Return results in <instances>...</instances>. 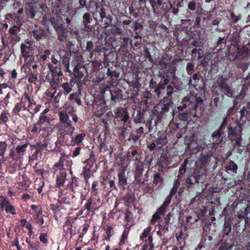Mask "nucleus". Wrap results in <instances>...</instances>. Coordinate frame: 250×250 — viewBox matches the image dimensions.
<instances>
[{
    "label": "nucleus",
    "instance_id": "49",
    "mask_svg": "<svg viewBox=\"0 0 250 250\" xmlns=\"http://www.w3.org/2000/svg\"><path fill=\"white\" fill-rule=\"evenodd\" d=\"M61 86L63 89L64 94L66 95L72 91V87L70 86L67 82L63 83L61 84Z\"/></svg>",
    "mask_w": 250,
    "mask_h": 250
},
{
    "label": "nucleus",
    "instance_id": "34",
    "mask_svg": "<svg viewBox=\"0 0 250 250\" xmlns=\"http://www.w3.org/2000/svg\"><path fill=\"white\" fill-rule=\"evenodd\" d=\"M119 184L123 188H125L127 184V178L125 175L124 170L118 173V175Z\"/></svg>",
    "mask_w": 250,
    "mask_h": 250
},
{
    "label": "nucleus",
    "instance_id": "13",
    "mask_svg": "<svg viewBox=\"0 0 250 250\" xmlns=\"http://www.w3.org/2000/svg\"><path fill=\"white\" fill-rule=\"evenodd\" d=\"M147 112L146 108L137 110L136 115L133 117V122L135 124L145 123V118Z\"/></svg>",
    "mask_w": 250,
    "mask_h": 250
},
{
    "label": "nucleus",
    "instance_id": "18",
    "mask_svg": "<svg viewBox=\"0 0 250 250\" xmlns=\"http://www.w3.org/2000/svg\"><path fill=\"white\" fill-rule=\"evenodd\" d=\"M82 70H86V66L78 63L75 64L73 69L74 75L76 78L81 79L83 76Z\"/></svg>",
    "mask_w": 250,
    "mask_h": 250
},
{
    "label": "nucleus",
    "instance_id": "48",
    "mask_svg": "<svg viewBox=\"0 0 250 250\" xmlns=\"http://www.w3.org/2000/svg\"><path fill=\"white\" fill-rule=\"evenodd\" d=\"M226 169L228 170L232 171L234 173H236L238 166L233 161H230L229 164L226 167Z\"/></svg>",
    "mask_w": 250,
    "mask_h": 250
},
{
    "label": "nucleus",
    "instance_id": "64",
    "mask_svg": "<svg viewBox=\"0 0 250 250\" xmlns=\"http://www.w3.org/2000/svg\"><path fill=\"white\" fill-rule=\"evenodd\" d=\"M114 114H115V118H121L123 116V111H122V110L120 108H116L114 110Z\"/></svg>",
    "mask_w": 250,
    "mask_h": 250
},
{
    "label": "nucleus",
    "instance_id": "5",
    "mask_svg": "<svg viewBox=\"0 0 250 250\" xmlns=\"http://www.w3.org/2000/svg\"><path fill=\"white\" fill-rule=\"evenodd\" d=\"M174 194V193L170 192L162 205L158 209L156 212L153 215L152 218L150 221L151 224H154L157 221L160 219L161 215H164L166 208L168 205L170 203L172 197Z\"/></svg>",
    "mask_w": 250,
    "mask_h": 250
},
{
    "label": "nucleus",
    "instance_id": "54",
    "mask_svg": "<svg viewBox=\"0 0 250 250\" xmlns=\"http://www.w3.org/2000/svg\"><path fill=\"white\" fill-rule=\"evenodd\" d=\"M106 75L110 76L112 79L118 78L119 73L116 71H111L110 68H108L106 72Z\"/></svg>",
    "mask_w": 250,
    "mask_h": 250
},
{
    "label": "nucleus",
    "instance_id": "42",
    "mask_svg": "<svg viewBox=\"0 0 250 250\" xmlns=\"http://www.w3.org/2000/svg\"><path fill=\"white\" fill-rule=\"evenodd\" d=\"M68 99L71 100L73 102H75L79 105H82V101L79 97L78 93H73L70 94Z\"/></svg>",
    "mask_w": 250,
    "mask_h": 250
},
{
    "label": "nucleus",
    "instance_id": "7",
    "mask_svg": "<svg viewBox=\"0 0 250 250\" xmlns=\"http://www.w3.org/2000/svg\"><path fill=\"white\" fill-rule=\"evenodd\" d=\"M74 131L69 132L67 133V136L69 137L68 143L69 145L74 146L79 145L83 142L85 137V133L82 132L78 134H74Z\"/></svg>",
    "mask_w": 250,
    "mask_h": 250
},
{
    "label": "nucleus",
    "instance_id": "63",
    "mask_svg": "<svg viewBox=\"0 0 250 250\" xmlns=\"http://www.w3.org/2000/svg\"><path fill=\"white\" fill-rule=\"evenodd\" d=\"M83 23L86 24L91 22L90 15L89 13H85L83 15Z\"/></svg>",
    "mask_w": 250,
    "mask_h": 250
},
{
    "label": "nucleus",
    "instance_id": "16",
    "mask_svg": "<svg viewBox=\"0 0 250 250\" xmlns=\"http://www.w3.org/2000/svg\"><path fill=\"white\" fill-rule=\"evenodd\" d=\"M21 53L24 59H27L29 57H33L30 55V51L32 50V47L29 42L26 44L22 43L21 45Z\"/></svg>",
    "mask_w": 250,
    "mask_h": 250
},
{
    "label": "nucleus",
    "instance_id": "19",
    "mask_svg": "<svg viewBox=\"0 0 250 250\" xmlns=\"http://www.w3.org/2000/svg\"><path fill=\"white\" fill-rule=\"evenodd\" d=\"M105 107V103L101 99L96 100L93 104V109L99 112V114H101V112H102Z\"/></svg>",
    "mask_w": 250,
    "mask_h": 250
},
{
    "label": "nucleus",
    "instance_id": "26",
    "mask_svg": "<svg viewBox=\"0 0 250 250\" xmlns=\"http://www.w3.org/2000/svg\"><path fill=\"white\" fill-rule=\"evenodd\" d=\"M158 148H161L164 145L167 143V139L165 134H163L158 137L155 140Z\"/></svg>",
    "mask_w": 250,
    "mask_h": 250
},
{
    "label": "nucleus",
    "instance_id": "14",
    "mask_svg": "<svg viewBox=\"0 0 250 250\" xmlns=\"http://www.w3.org/2000/svg\"><path fill=\"white\" fill-rule=\"evenodd\" d=\"M149 2L153 9L154 13L157 12L158 7L163 8L167 3L169 4L171 2L170 0H149Z\"/></svg>",
    "mask_w": 250,
    "mask_h": 250
},
{
    "label": "nucleus",
    "instance_id": "60",
    "mask_svg": "<svg viewBox=\"0 0 250 250\" xmlns=\"http://www.w3.org/2000/svg\"><path fill=\"white\" fill-rule=\"evenodd\" d=\"M7 144L5 142H0V156H3L7 147Z\"/></svg>",
    "mask_w": 250,
    "mask_h": 250
},
{
    "label": "nucleus",
    "instance_id": "23",
    "mask_svg": "<svg viewBox=\"0 0 250 250\" xmlns=\"http://www.w3.org/2000/svg\"><path fill=\"white\" fill-rule=\"evenodd\" d=\"M110 92L112 101L116 102V101L122 99V93L121 89H115L114 90H110Z\"/></svg>",
    "mask_w": 250,
    "mask_h": 250
},
{
    "label": "nucleus",
    "instance_id": "12",
    "mask_svg": "<svg viewBox=\"0 0 250 250\" xmlns=\"http://www.w3.org/2000/svg\"><path fill=\"white\" fill-rule=\"evenodd\" d=\"M241 132L242 128L239 125H236L234 127H232L229 125L228 127V137L232 142L233 138L237 137L239 135H241Z\"/></svg>",
    "mask_w": 250,
    "mask_h": 250
},
{
    "label": "nucleus",
    "instance_id": "55",
    "mask_svg": "<svg viewBox=\"0 0 250 250\" xmlns=\"http://www.w3.org/2000/svg\"><path fill=\"white\" fill-rule=\"evenodd\" d=\"M188 163V159H185L184 163L181 166L180 168H179V172L181 174H184L187 170V166Z\"/></svg>",
    "mask_w": 250,
    "mask_h": 250
},
{
    "label": "nucleus",
    "instance_id": "9",
    "mask_svg": "<svg viewBox=\"0 0 250 250\" xmlns=\"http://www.w3.org/2000/svg\"><path fill=\"white\" fill-rule=\"evenodd\" d=\"M62 75H51V77L47 75L46 79L54 89H56L57 87H61V84L62 82Z\"/></svg>",
    "mask_w": 250,
    "mask_h": 250
},
{
    "label": "nucleus",
    "instance_id": "17",
    "mask_svg": "<svg viewBox=\"0 0 250 250\" xmlns=\"http://www.w3.org/2000/svg\"><path fill=\"white\" fill-rule=\"evenodd\" d=\"M26 101L23 98H21L20 102L17 103L12 109V112L15 115H19V112L21 110H26Z\"/></svg>",
    "mask_w": 250,
    "mask_h": 250
},
{
    "label": "nucleus",
    "instance_id": "40",
    "mask_svg": "<svg viewBox=\"0 0 250 250\" xmlns=\"http://www.w3.org/2000/svg\"><path fill=\"white\" fill-rule=\"evenodd\" d=\"M109 32L110 34L114 35H122L123 33V29L115 25L111 26V27L109 30Z\"/></svg>",
    "mask_w": 250,
    "mask_h": 250
},
{
    "label": "nucleus",
    "instance_id": "44",
    "mask_svg": "<svg viewBox=\"0 0 250 250\" xmlns=\"http://www.w3.org/2000/svg\"><path fill=\"white\" fill-rule=\"evenodd\" d=\"M58 35V39L61 42H65L67 40V34L64 28L61 29V31L56 32Z\"/></svg>",
    "mask_w": 250,
    "mask_h": 250
},
{
    "label": "nucleus",
    "instance_id": "43",
    "mask_svg": "<svg viewBox=\"0 0 250 250\" xmlns=\"http://www.w3.org/2000/svg\"><path fill=\"white\" fill-rule=\"evenodd\" d=\"M219 87L220 90L226 95H229V94L231 93V89L230 86L225 83L220 84Z\"/></svg>",
    "mask_w": 250,
    "mask_h": 250
},
{
    "label": "nucleus",
    "instance_id": "11",
    "mask_svg": "<svg viewBox=\"0 0 250 250\" xmlns=\"http://www.w3.org/2000/svg\"><path fill=\"white\" fill-rule=\"evenodd\" d=\"M70 187L74 193H81L83 189V182L78 178L74 177L72 178Z\"/></svg>",
    "mask_w": 250,
    "mask_h": 250
},
{
    "label": "nucleus",
    "instance_id": "45",
    "mask_svg": "<svg viewBox=\"0 0 250 250\" xmlns=\"http://www.w3.org/2000/svg\"><path fill=\"white\" fill-rule=\"evenodd\" d=\"M143 173H135V180L133 183L135 185H143L145 183V180L142 179Z\"/></svg>",
    "mask_w": 250,
    "mask_h": 250
},
{
    "label": "nucleus",
    "instance_id": "6",
    "mask_svg": "<svg viewBox=\"0 0 250 250\" xmlns=\"http://www.w3.org/2000/svg\"><path fill=\"white\" fill-rule=\"evenodd\" d=\"M171 106V101L167 100L165 103V99H164L163 103H160L154 107V110L159 118H161L166 114Z\"/></svg>",
    "mask_w": 250,
    "mask_h": 250
},
{
    "label": "nucleus",
    "instance_id": "58",
    "mask_svg": "<svg viewBox=\"0 0 250 250\" xmlns=\"http://www.w3.org/2000/svg\"><path fill=\"white\" fill-rule=\"evenodd\" d=\"M233 247V244H229L224 243L221 245L218 250H231Z\"/></svg>",
    "mask_w": 250,
    "mask_h": 250
},
{
    "label": "nucleus",
    "instance_id": "1",
    "mask_svg": "<svg viewBox=\"0 0 250 250\" xmlns=\"http://www.w3.org/2000/svg\"><path fill=\"white\" fill-rule=\"evenodd\" d=\"M203 103V101L200 96H186L182 100V105L178 106V109L183 110L188 108L193 117L199 118L202 116L204 111Z\"/></svg>",
    "mask_w": 250,
    "mask_h": 250
},
{
    "label": "nucleus",
    "instance_id": "2",
    "mask_svg": "<svg viewBox=\"0 0 250 250\" xmlns=\"http://www.w3.org/2000/svg\"><path fill=\"white\" fill-rule=\"evenodd\" d=\"M59 120L61 124H63L62 128L59 131V138L64 140H67V133L69 132L74 131L75 128L73 125L72 122L70 120L69 115L63 111H60L58 113Z\"/></svg>",
    "mask_w": 250,
    "mask_h": 250
},
{
    "label": "nucleus",
    "instance_id": "4",
    "mask_svg": "<svg viewBox=\"0 0 250 250\" xmlns=\"http://www.w3.org/2000/svg\"><path fill=\"white\" fill-rule=\"evenodd\" d=\"M28 143L26 142L18 145L14 149H11L9 156L14 161H19L23 159L26 149L28 146Z\"/></svg>",
    "mask_w": 250,
    "mask_h": 250
},
{
    "label": "nucleus",
    "instance_id": "56",
    "mask_svg": "<svg viewBox=\"0 0 250 250\" xmlns=\"http://www.w3.org/2000/svg\"><path fill=\"white\" fill-rule=\"evenodd\" d=\"M195 213H197L198 217H199V219L203 217L205 214L207 212L206 208L205 207H202V208L199 210H197L194 211Z\"/></svg>",
    "mask_w": 250,
    "mask_h": 250
},
{
    "label": "nucleus",
    "instance_id": "46",
    "mask_svg": "<svg viewBox=\"0 0 250 250\" xmlns=\"http://www.w3.org/2000/svg\"><path fill=\"white\" fill-rule=\"evenodd\" d=\"M27 16L31 19L34 18L36 15V10L31 5H28L26 8Z\"/></svg>",
    "mask_w": 250,
    "mask_h": 250
},
{
    "label": "nucleus",
    "instance_id": "52",
    "mask_svg": "<svg viewBox=\"0 0 250 250\" xmlns=\"http://www.w3.org/2000/svg\"><path fill=\"white\" fill-rule=\"evenodd\" d=\"M87 0H78L79 4L81 8L85 7L87 11L90 10L91 8V1H89V4L86 5Z\"/></svg>",
    "mask_w": 250,
    "mask_h": 250
},
{
    "label": "nucleus",
    "instance_id": "39",
    "mask_svg": "<svg viewBox=\"0 0 250 250\" xmlns=\"http://www.w3.org/2000/svg\"><path fill=\"white\" fill-rule=\"evenodd\" d=\"M112 18L110 15L102 19H100V21L103 26V27L106 28L109 26L112 23Z\"/></svg>",
    "mask_w": 250,
    "mask_h": 250
},
{
    "label": "nucleus",
    "instance_id": "33",
    "mask_svg": "<svg viewBox=\"0 0 250 250\" xmlns=\"http://www.w3.org/2000/svg\"><path fill=\"white\" fill-rule=\"evenodd\" d=\"M59 55L62 63L63 64L65 67V71L70 72L71 71L69 69V58L66 55H64L63 56H61L60 55Z\"/></svg>",
    "mask_w": 250,
    "mask_h": 250
},
{
    "label": "nucleus",
    "instance_id": "59",
    "mask_svg": "<svg viewBox=\"0 0 250 250\" xmlns=\"http://www.w3.org/2000/svg\"><path fill=\"white\" fill-rule=\"evenodd\" d=\"M8 120L7 114L5 112H2L0 116V124H6Z\"/></svg>",
    "mask_w": 250,
    "mask_h": 250
},
{
    "label": "nucleus",
    "instance_id": "32",
    "mask_svg": "<svg viewBox=\"0 0 250 250\" xmlns=\"http://www.w3.org/2000/svg\"><path fill=\"white\" fill-rule=\"evenodd\" d=\"M134 165L135 167V173H143L144 171L143 164L138 157L135 158Z\"/></svg>",
    "mask_w": 250,
    "mask_h": 250
},
{
    "label": "nucleus",
    "instance_id": "47",
    "mask_svg": "<svg viewBox=\"0 0 250 250\" xmlns=\"http://www.w3.org/2000/svg\"><path fill=\"white\" fill-rule=\"evenodd\" d=\"M210 155L208 153H201L199 157V161L202 165L207 164L209 161Z\"/></svg>",
    "mask_w": 250,
    "mask_h": 250
},
{
    "label": "nucleus",
    "instance_id": "50",
    "mask_svg": "<svg viewBox=\"0 0 250 250\" xmlns=\"http://www.w3.org/2000/svg\"><path fill=\"white\" fill-rule=\"evenodd\" d=\"M90 62L91 63L93 71L99 70L102 65L101 62L97 60L92 61Z\"/></svg>",
    "mask_w": 250,
    "mask_h": 250
},
{
    "label": "nucleus",
    "instance_id": "22",
    "mask_svg": "<svg viewBox=\"0 0 250 250\" xmlns=\"http://www.w3.org/2000/svg\"><path fill=\"white\" fill-rule=\"evenodd\" d=\"M201 76L197 73H194L189 79L188 85L190 87L197 88Z\"/></svg>",
    "mask_w": 250,
    "mask_h": 250
},
{
    "label": "nucleus",
    "instance_id": "53",
    "mask_svg": "<svg viewBox=\"0 0 250 250\" xmlns=\"http://www.w3.org/2000/svg\"><path fill=\"white\" fill-rule=\"evenodd\" d=\"M38 79V73L37 72H31L28 75V82L31 83H35Z\"/></svg>",
    "mask_w": 250,
    "mask_h": 250
},
{
    "label": "nucleus",
    "instance_id": "10",
    "mask_svg": "<svg viewBox=\"0 0 250 250\" xmlns=\"http://www.w3.org/2000/svg\"><path fill=\"white\" fill-rule=\"evenodd\" d=\"M144 134V128L143 126L135 128L134 130L130 133L129 141L132 140L134 143H136Z\"/></svg>",
    "mask_w": 250,
    "mask_h": 250
},
{
    "label": "nucleus",
    "instance_id": "51",
    "mask_svg": "<svg viewBox=\"0 0 250 250\" xmlns=\"http://www.w3.org/2000/svg\"><path fill=\"white\" fill-rule=\"evenodd\" d=\"M121 118H122V121L125 124H127V123L130 124V121L129 120V115L128 111L126 109L123 110V114Z\"/></svg>",
    "mask_w": 250,
    "mask_h": 250
},
{
    "label": "nucleus",
    "instance_id": "57",
    "mask_svg": "<svg viewBox=\"0 0 250 250\" xmlns=\"http://www.w3.org/2000/svg\"><path fill=\"white\" fill-rule=\"evenodd\" d=\"M128 128L127 124H125L123 123V126L121 127V132L120 135L121 136L125 138V136L127 135V133L126 132Z\"/></svg>",
    "mask_w": 250,
    "mask_h": 250
},
{
    "label": "nucleus",
    "instance_id": "37",
    "mask_svg": "<svg viewBox=\"0 0 250 250\" xmlns=\"http://www.w3.org/2000/svg\"><path fill=\"white\" fill-rule=\"evenodd\" d=\"M199 218L198 217L197 213H194L186 217V222L187 223L192 225L199 220Z\"/></svg>",
    "mask_w": 250,
    "mask_h": 250
},
{
    "label": "nucleus",
    "instance_id": "28",
    "mask_svg": "<svg viewBox=\"0 0 250 250\" xmlns=\"http://www.w3.org/2000/svg\"><path fill=\"white\" fill-rule=\"evenodd\" d=\"M52 129L50 126H42L40 127V128L38 131V133L43 138H46L48 137L52 133Z\"/></svg>",
    "mask_w": 250,
    "mask_h": 250
},
{
    "label": "nucleus",
    "instance_id": "41",
    "mask_svg": "<svg viewBox=\"0 0 250 250\" xmlns=\"http://www.w3.org/2000/svg\"><path fill=\"white\" fill-rule=\"evenodd\" d=\"M50 21L55 29L56 32L61 31V29L63 28L62 25L59 23L58 21H57L55 18H51L50 20Z\"/></svg>",
    "mask_w": 250,
    "mask_h": 250
},
{
    "label": "nucleus",
    "instance_id": "20",
    "mask_svg": "<svg viewBox=\"0 0 250 250\" xmlns=\"http://www.w3.org/2000/svg\"><path fill=\"white\" fill-rule=\"evenodd\" d=\"M129 229V228L126 227L125 228L124 231L123 232L120 241L119 242V246H120V248L116 249L114 250H123V248L122 247L127 243V237Z\"/></svg>",
    "mask_w": 250,
    "mask_h": 250
},
{
    "label": "nucleus",
    "instance_id": "3",
    "mask_svg": "<svg viewBox=\"0 0 250 250\" xmlns=\"http://www.w3.org/2000/svg\"><path fill=\"white\" fill-rule=\"evenodd\" d=\"M227 121L228 118L227 117H224L219 128L212 133L211 137L213 140L215 139L218 138V139L212 143L211 146L212 149H216L218 147V145L221 144L223 141V137H222L221 136L224 132V130L227 125Z\"/></svg>",
    "mask_w": 250,
    "mask_h": 250
},
{
    "label": "nucleus",
    "instance_id": "29",
    "mask_svg": "<svg viewBox=\"0 0 250 250\" xmlns=\"http://www.w3.org/2000/svg\"><path fill=\"white\" fill-rule=\"evenodd\" d=\"M67 174L64 171H61L57 176L56 185L58 187L62 186L65 182Z\"/></svg>",
    "mask_w": 250,
    "mask_h": 250
},
{
    "label": "nucleus",
    "instance_id": "36",
    "mask_svg": "<svg viewBox=\"0 0 250 250\" xmlns=\"http://www.w3.org/2000/svg\"><path fill=\"white\" fill-rule=\"evenodd\" d=\"M46 123L49 125H50V118L45 115H41L39 119L37 121V125H40V126L42 127L43 124Z\"/></svg>",
    "mask_w": 250,
    "mask_h": 250
},
{
    "label": "nucleus",
    "instance_id": "27",
    "mask_svg": "<svg viewBox=\"0 0 250 250\" xmlns=\"http://www.w3.org/2000/svg\"><path fill=\"white\" fill-rule=\"evenodd\" d=\"M202 176V175H198L197 176L195 174H194L193 175L189 177L186 181L187 184L189 185L188 187H191L192 185L199 183Z\"/></svg>",
    "mask_w": 250,
    "mask_h": 250
},
{
    "label": "nucleus",
    "instance_id": "31",
    "mask_svg": "<svg viewBox=\"0 0 250 250\" xmlns=\"http://www.w3.org/2000/svg\"><path fill=\"white\" fill-rule=\"evenodd\" d=\"M246 212H245V209L244 210H240L236 214V216L240 221H242V220H244L245 225V226L249 223V215L250 214H246Z\"/></svg>",
    "mask_w": 250,
    "mask_h": 250
},
{
    "label": "nucleus",
    "instance_id": "24",
    "mask_svg": "<svg viewBox=\"0 0 250 250\" xmlns=\"http://www.w3.org/2000/svg\"><path fill=\"white\" fill-rule=\"evenodd\" d=\"M34 37L37 41L41 40L43 37H45L46 32L42 28H39L33 31Z\"/></svg>",
    "mask_w": 250,
    "mask_h": 250
},
{
    "label": "nucleus",
    "instance_id": "35",
    "mask_svg": "<svg viewBox=\"0 0 250 250\" xmlns=\"http://www.w3.org/2000/svg\"><path fill=\"white\" fill-rule=\"evenodd\" d=\"M96 162V158L93 152H91L89 155V157L85 160L83 163L85 164L86 166L92 167L94 163Z\"/></svg>",
    "mask_w": 250,
    "mask_h": 250
},
{
    "label": "nucleus",
    "instance_id": "8",
    "mask_svg": "<svg viewBox=\"0 0 250 250\" xmlns=\"http://www.w3.org/2000/svg\"><path fill=\"white\" fill-rule=\"evenodd\" d=\"M0 206L1 210H5L7 213H10L12 215L16 214L15 209L11 205L10 201L3 196H0Z\"/></svg>",
    "mask_w": 250,
    "mask_h": 250
},
{
    "label": "nucleus",
    "instance_id": "25",
    "mask_svg": "<svg viewBox=\"0 0 250 250\" xmlns=\"http://www.w3.org/2000/svg\"><path fill=\"white\" fill-rule=\"evenodd\" d=\"M168 81L167 79L164 80L163 82L159 83L157 87L154 90L158 97H160L162 91L164 90L165 88L166 85L168 83Z\"/></svg>",
    "mask_w": 250,
    "mask_h": 250
},
{
    "label": "nucleus",
    "instance_id": "21",
    "mask_svg": "<svg viewBox=\"0 0 250 250\" xmlns=\"http://www.w3.org/2000/svg\"><path fill=\"white\" fill-rule=\"evenodd\" d=\"M48 68L51 75H63L61 65H54L49 63L48 64Z\"/></svg>",
    "mask_w": 250,
    "mask_h": 250
},
{
    "label": "nucleus",
    "instance_id": "30",
    "mask_svg": "<svg viewBox=\"0 0 250 250\" xmlns=\"http://www.w3.org/2000/svg\"><path fill=\"white\" fill-rule=\"evenodd\" d=\"M239 113L241 119L245 117L249 118L250 117V103H248L246 107H243L240 110Z\"/></svg>",
    "mask_w": 250,
    "mask_h": 250
},
{
    "label": "nucleus",
    "instance_id": "38",
    "mask_svg": "<svg viewBox=\"0 0 250 250\" xmlns=\"http://www.w3.org/2000/svg\"><path fill=\"white\" fill-rule=\"evenodd\" d=\"M176 238L180 244L185 242V240L187 237L186 233H184L182 230L177 232L175 235Z\"/></svg>",
    "mask_w": 250,
    "mask_h": 250
},
{
    "label": "nucleus",
    "instance_id": "15",
    "mask_svg": "<svg viewBox=\"0 0 250 250\" xmlns=\"http://www.w3.org/2000/svg\"><path fill=\"white\" fill-rule=\"evenodd\" d=\"M151 228L149 227L146 228L144 230L143 232L142 233L141 235L140 236V239L143 240L144 238H146V237L148 236V238L147 240H146V245H148L150 247V249H152L154 247V245L152 243V236L150 234H148Z\"/></svg>",
    "mask_w": 250,
    "mask_h": 250
},
{
    "label": "nucleus",
    "instance_id": "61",
    "mask_svg": "<svg viewBox=\"0 0 250 250\" xmlns=\"http://www.w3.org/2000/svg\"><path fill=\"white\" fill-rule=\"evenodd\" d=\"M163 179L159 172H157L154 174L153 181V184H157L159 183H161Z\"/></svg>",
    "mask_w": 250,
    "mask_h": 250
},
{
    "label": "nucleus",
    "instance_id": "62",
    "mask_svg": "<svg viewBox=\"0 0 250 250\" xmlns=\"http://www.w3.org/2000/svg\"><path fill=\"white\" fill-rule=\"evenodd\" d=\"M41 151V149L40 148H37L36 151L32 154V156L29 157V161L37 160L38 155Z\"/></svg>",
    "mask_w": 250,
    "mask_h": 250
}]
</instances>
